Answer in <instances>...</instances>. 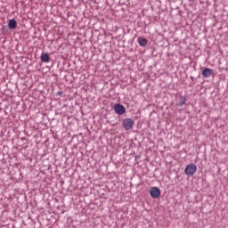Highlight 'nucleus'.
<instances>
[{
    "label": "nucleus",
    "mask_w": 228,
    "mask_h": 228,
    "mask_svg": "<svg viewBox=\"0 0 228 228\" xmlns=\"http://www.w3.org/2000/svg\"><path fill=\"white\" fill-rule=\"evenodd\" d=\"M197 172V166L195 164H189L185 167V175L191 176Z\"/></svg>",
    "instance_id": "1"
},
{
    "label": "nucleus",
    "mask_w": 228,
    "mask_h": 228,
    "mask_svg": "<svg viewBox=\"0 0 228 228\" xmlns=\"http://www.w3.org/2000/svg\"><path fill=\"white\" fill-rule=\"evenodd\" d=\"M133 126H134V120L132 118H125L123 120V127L126 129V131L133 129Z\"/></svg>",
    "instance_id": "2"
},
{
    "label": "nucleus",
    "mask_w": 228,
    "mask_h": 228,
    "mask_svg": "<svg viewBox=\"0 0 228 228\" xmlns=\"http://www.w3.org/2000/svg\"><path fill=\"white\" fill-rule=\"evenodd\" d=\"M150 195L152 197V199H159L161 196V190L158 187H152L150 191Z\"/></svg>",
    "instance_id": "3"
},
{
    "label": "nucleus",
    "mask_w": 228,
    "mask_h": 228,
    "mask_svg": "<svg viewBox=\"0 0 228 228\" xmlns=\"http://www.w3.org/2000/svg\"><path fill=\"white\" fill-rule=\"evenodd\" d=\"M114 111L118 115H124L126 113V107L118 103L114 106Z\"/></svg>",
    "instance_id": "4"
},
{
    "label": "nucleus",
    "mask_w": 228,
    "mask_h": 228,
    "mask_svg": "<svg viewBox=\"0 0 228 228\" xmlns=\"http://www.w3.org/2000/svg\"><path fill=\"white\" fill-rule=\"evenodd\" d=\"M211 74H213V69H211L209 68H206L202 71L203 77H211Z\"/></svg>",
    "instance_id": "5"
},
{
    "label": "nucleus",
    "mask_w": 228,
    "mask_h": 228,
    "mask_svg": "<svg viewBox=\"0 0 228 228\" xmlns=\"http://www.w3.org/2000/svg\"><path fill=\"white\" fill-rule=\"evenodd\" d=\"M41 61H43L44 63H49L51 57H49L48 53H42L41 54Z\"/></svg>",
    "instance_id": "6"
},
{
    "label": "nucleus",
    "mask_w": 228,
    "mask_h": 228,
    "mask_svg": "<svg viewBox=\"0 0 228 228\" xmlns=\"http://www.w3.org/2000/svg\"><path fill=\"white\" fill-rule=\"evenodd\" d=\"M9 29H15L17 28V21L15 20H10L8 23Z\"/></svg>",
    "instance_id": "7"
},
{
    "label": "nucleus",
    "mask_w": 228,
    "mask_h": 228,
    "mask_svg": "<svg viewBox=\"0 0 228 228\" xmlns=\"http://www.w3.org/2000/svg\"><path fill=\"white\" fill-rule=\"evenodd\" d=\"M137 42H138L139 45H142V46L147 45V39H145L142 37H138Z\"/></svg>",
    "instance_id": "8"
},
{
    "label": "nucleus",
    "mask_w": 228,
    "mask_h": 228,
    "mask_svg": "<svg viewBox=\"0 0 228 228\" xmlns=\"http://www.w3.org/2000/svg\"><path fill=\"white\" fill-rule=\"evenodd\" d=\"M186 104V97L182 96L180 98V102L177 104V106H184Z\"/></svg>",
    "instance_id": "9"
}]
</instances>
